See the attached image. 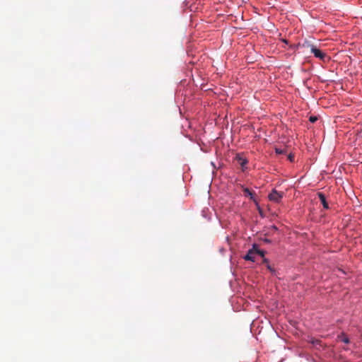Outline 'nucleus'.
I'll return each instance as SVG.
<instances>
[{
    "label": "nucleus",
    "mask_w": 362,
    "mask_h": 362,
    "mask_svg": "<svg viewBox=\"0 0 362 362\" xmlns=\"http://www.w3.org/2000/svg\"><path fill=\"white\" fill-rule=\"evenodd\" d=\"M310 47V52L314 54L316 58H318L322 61H325L327 58V55L325 52L317 48L315 45H309Z\"/></svg>",
    "instance_id": "nucleus-2"
},
{
    "label": "nucleus",
    "mask_w": 362,
    "mask_h": 362,
    "mask_svg": "<svg viewBox=\"0 0 362 362\" xmlns=\"http://www.w3.org/2000/svg\"><path fill=\"white\" fill-rule=\"evenodd\" d=\"M309 120L310 122L314 123L317 120V117L315 116H311V117H310Z\"/></svg>",
    "instance_id": "nucleus-9"
},
{
    "label": "nucleus",
    "mask_w": 362,
    "mask_h": 362,
    "mask_svg": "<svg viewBox=\"0 0 362 362\" xmlns=\"http://www.w3.org/2000/svg\"><path fill=\"white\" fill-rule=\"evenodd\" d=\"M263 262L267 264V268H268L271 272H273V271H274V269H273L272 268V267L269 265V262H268V259H267L264 258V259H263Z\"/></svg>",
    "instance_id": "nucleus-8"
},
{
    "label": "nucleus",
    "mask_w": 362,
    "mask_h": 362,
    "mask_svg": "<svg viewBox=\"0 0 362 362\" xmlns=\"http://www.w3.org/2000/svg\"><path fill=\"white\" fill-rule=\"evenodd\" d=\"M236 160H237L238 164L242 167V168L243 170L245 165L247 163V159L243 158V157H241L240 156H237Z\"/></svg>",
    "instance_id": "nucleus-6"
},
{
    "label": "nucleus",
    "mask_w": 362,
    "mask_h": 362,
    "mask_svg": "<svg viewBox=\"0 0 362 362\" xmlns=\"http://www.w3.org/2000/svg\"><path fill=\"white\" fill-rule=\"evenodd\" d=\"M276 153L278 154H281L284 153V151L279 148H276Z\"/></svg>",
    "instance_id": "nucleus-11"
},
{
    "label": "nucleus",
    "mask_w": 362,
    "mask_h": 362,
    "mask_svg": "<svg viewBox=\"0 0 362 362\" xmlns=\"http://www.w3.org/2000/svg\"><path fill=\"white\" fill-rule=\"evenodd\" d=\"M312 344H315H315H320V340H317V339H316V340H313V341H312Z\"/></svg>",
    "instance_id": "nucleus-12"
},
{
    "label": "nucleus",
    "mask_w": 362,
    "mask_h": 362,
    "mask_svg": "<svg viewBox=\"0 0 362 362\" xmlns=\"http://www.w3.org/2000/svg\"><path fill=\"white\" fill-rule=\"evenodd\" d=\"M317 196H318V197H319V199L320 200V202L322 203L324 209H329V205H328V203H327V202L326 200L325 195L323 193H322V192H318L317 193Z\"/></svg>",
    "instance_id": "nucleus-4"
},
{
    "label": "nucleus",
    "mask_w": 362,
    "mask_h": 362,
    "mask_svg": "<svg viewBox=\"0 0 362 362\" xmlns=\"http://www.w3.org/2000/svg\"><path fill=\"white\" fill-rule=\"evenodd\" d=\"M243 192L245 197H248L251 200L256 202L254 197V193L250 189L244 187Z\"/></svg>",
    "instance_id": "nucleus-5"
},
{
    "label": "nucleus",
    "mask_w": 362,
    "mask_h": 362,
    "mask_svg": "<svg viewBox=\"0 0 362 362\" xmlns=\"http://www.w3.org/2000/svg\"><path fill=\"white\" fill-rule=\"evenodd\" d=\"M341 340L346 344L349 342V340L347 337H344Z\"/></svg>",
    "instance_id": "nucleus-13"
},
{
    "label": "nucleus",
    "mask_w": 362,
    "mask_h": 362,
    "mask_svg": "<svg viewBox=\"0 0 362 362\" xmlns=\"http://www.w3.org/2000/svg\"><path fill=\"white\" fill-rule=\"evenodd\" d=\"M255 253L257 255H259L260 257H264V251L258 250L257 247L255 246Z\"/></svg>",
    "instance_id": "nucleus-7"
},
{
    "label": "nucleus",
    "mask_w": 362,
    "mask_h": 362,
    "mask_svg": "<svg viewBox=\"0 0 362 362\" xmlns=\"http://www.w3.org/2000/svg\"><path fill=\"white\" fill-rule=\"evenodd\" d=\"M288 159L291 161V162H293L294 160V155L293 154H289L288 156Z\"/></svg>",
    "instance_id": "nucleus-10"
},
{
    "label": "nucleus",
    "mask_w": 362,
    "mask_h": 362,
    "mask_svg": "<svg viewBox=\"0 0 362 362\" xmlns=\"http://www.w3.org/2000/svg\"><path fill=\"white\" fill-rule=\"evenodd\" d=\"M284 196V192H279L275 189H273L268 195L269 201L274 203H280Z\"/></svg>",
    "instance_id": "nucleus-1"
},
{
    "label": "nucleus",
    "mask_w": 362,
    "mask_h": 362,
    "mask_svg": "<svg viewBox=\"0 0 362 362\" xmlns=\"http://www.w3.org/2000/svg\"><path fill=\"white\" fill-rule=\"evenodd\" d=\"M255 245H253V247L247 252V255L244 257L245 260L251 261L252 262H255L256 253H255Z\"/></svg>",
    "instance_id": "nucleus-3"
}]
</instances>
